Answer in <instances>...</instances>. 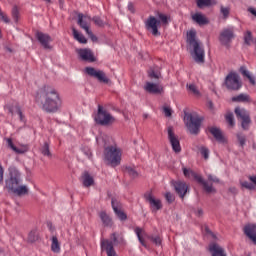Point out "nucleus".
Returning a JSON list of instances; mask_svg holds the SVG:
<instances>
[{"label": "nucleus", "mask_w": 256, "mask_h": 256, "mask_svg": "<svg viewBox=\"0 0 256 256\" xmlns=\"http://www.w3.org/2000/svg\"><path fill=\"white\" fill-rule=\"evenodd\" d=\"M232 101L233 102H239V103L240 102H242V103L249 102V96L246 95V94H240V95H238L236 97H233Z\"/></svg>", "instance_id": "40"}, {"label": "nucleus", "mask_w": 256, "mask_h": 256, "mask_svg": "<svg viewBox=\"0 0 256 256\" xmlns=\"http://www.w3.org/2000/svg\"><path fill=\"white\" fill-rule=\"evenodd\" d=\"M86 33L90 37L91 41H93V43H97L98 38H97V36H95L93 34V32L91 30H88V32H86Z\"/></svg>", "instance_id": "54"}, {"label": "nucleus", "mask_w": 256, "mask_h": 256, "mask_svg": "<svg viewBox=\"0 0 256 256\" xmlns=\"http://www.w3.org/2000/svg\"><path fill=\"white\" fill-rule=\"evenodd\" d=\"M36 101L42 105V109L46 113H57L61 109L59 93L51 86L42 87L37 92Z\"/></svg>", "instance_id": "1"}, {"label": "nucleus", "mask_w": 256, "mask_h": 256, "mask_svg": "<svg viewBox=\"0 0 256 256\" xmlns=\"http://www.w3.org/2000/svg\"><path fill=\"white\" fill-rule=\"evenodd\" d=\"M174 188L179 197H181V199H183L189 191V185L181 180L174 182Z\"/></svg>", "instance_id": "21"}, {"label": "nucleus", "mask_w": 256, "mask_h": 256, "mask_svg": "<svg viewBox=\"0 0 256 256\" xmlns=\"http://www.w3.org/2000/svg\"><path fill=\"white\" fill-rule=\"evenodd\" d=\"M5 50L8 51V53H13V49H11L9 46H6Z\"/></svg>", "instance_id": "64"}, {"label": "nucleus", "mask_w": 256, "mask_h": 256, "mask_svg": "<svg viewBox=\"0 0 256 256\" xmlns=\"http://www.w3.org/2000/svg\"><path fill=\"white\" fill-rule=\"evenodd\" d=\"M249 180L256 186V176L249 177Z\"/></svg>", "instance_id": "62"}, {"label": "nucleus", "mask_w": 256, "mask_h": 256, "mask_svg": "<svg viewBox=\"0 0 256 256\" xmlns=\"http://www.w3.org/2000/svg\"><path fill=\"white\" fill-rule=\"evenodd\" d=\"M235 114L238 118L241 119V126L244 130H247L250 124V118H249V114L246 110L244 109H240V108H236L235 109Z\"/></svg>", "instance_id": "16"}, {"label": "nucleus", "mask_w": 256, "mask_h": 256, "mask_svg": "<svg viewBox=\"0 0 256 256\" xmlns=\"http://www.w3.org/2000/svg\"><path fill=\"white\" fill-rule=\"evenodd\" d=\"M8 147L10 149H13L15 153H18L20 155H23V153H27V146H24L23 148H17L15 144H13V140L11 138L7 139Z\"/></svg>", "instance_id": "33"}, {"label": "nucleus", "mask_w": 256, "mask_h": 256, "mask_svg": "<svg viewBox=\"0 0 256 256\" xmlns=\"http://www.w3.org/2000/svg\"><path fill=\"white\" fill-rule=\"evenodd\" d=\"M168 141L174 151V153H181V142H179V136L175 134V128L173 126L167 127Z\"/></svg>", "instance_id": "7"}, {"label": "nucleus", "mask_w": 256, "mask_h": 256, "mask_svg": "<svg viewBox=\"0 0 256 256\" xmlns=\"http://www.w3.org/2000/svg\"><path fill=\"white\" fill-rule=\"evenodd\" d=\"M195 215L197 217H203V209H198L196 212H195Z\"/></svg>", "instance_id": "60"}, {"label": "nucleus", "mask_w": 256, "mask_h": 256, "mask_svg": "<svg viewBox=\"0 0 256 256\" xmlns=\"http://www.w3.org/2000/svg\"><path fill=\"white\" fill-rule=\"evenodd\" d=\"M162 112L164 113L165 117H172L173 115V110L169 106H163Z\"/></svg>", "instance_id": "46"}, {"label": "nucleus", "mask_w": 256, "mask_h": 256, "mask_svg": "<svg viewBox=\"0 0 256 256\" xmlns=\"http://www.w3.org/2000/svg\"><path fill=\"white\" fill-rule=\"evenodd\" d=\"M198 8L213 7L217 5V0H196Z\"/></svg>", "instance_id": "32"}, {"label": "nucleus", "mask_w": 256, "mask_h": 256, "mask_svg": "<svg viewBox=\"0 0 256 256\" xmlns=\"http://www.w3.org/2000/svg\"><path fill=\"white\" fill-rule=\"evenodd\" d=\"M183 113V121L187 132L190 133V135H193V113L189 111V108H185Z\"/></svg>", "instance_id": "18"}, {"label": "nucleus", "mask_w": 256, "mask_h": 256, "mask_svg": "<svg viewBox=\"0 0 256 256\" xmlns=\"http://www.w3.org/2000/svg\"><path fill=\"white\" fill-rule=\"evenodd\" d=\"M85 73H87V75L90 77H94V79H97L100 83H105L106 85L111 83V80L107 77V74H105L103 70H97L93 67H86Z\"/></svg>", "instance_id": "8"}, {"label": "nucleus", "mask_w": 256, "mask_h": 256, "mask_svg": "<svg viewBox=\"0 0 256 256\" xmlns=\"http://www.w3.org/2000/svg\"><path fill=\"white\" fill-rule=\"evenodd\" d=\"M193 178L194 180H196L198 183L202 184L204 190L208 193H216L217 190H215V188H213V185H209V183H207L206 181L203 180V177H201V175L198 174H193Z\"/></svg>", "instance_id": "22"}, {"label": "nucleus", "mask_w": 256, "mask_h": 256, "mask_svg": "<svg viewBox=\"0 0 256 256\" xmlns=\"http://www.w3.org/2000/svg\"><path fill=\"white\" fill-rule=\"evenodd\" d=\"M3 173H4L3 166L0 165V183L3 182Z\"/></svg>", "instance_id": "61"}, {"label": "nucleus", "mask_w": 256, "mask_h": 256, "mask_svg": "<svg viewBox=\"0 0 256 256\" xmlns=\"http://www.w3.org/2000/svg\"><path fill=\"white\" fill-rule=\"evenodd\" d=\"M235 39V34L233 28H224L220 32L219 41L221 45H223L226 48L231 47V43H233V40Z\"/></svg>", "instance_id": "9"}, {"label": "nucleus", "mask_w": 256, "mask_h": 256, "mask_svg": "<svg viewBox=\"0 0 256 256\" xmlns=\"http://www.w3.org/2000/svg\"><path fill=\"white\" fill-rule=\"evenodd\" d=\"M250 14H252L254 17H256V8L254 7H248L247 10Z\"/></svg>", "instance_id": "58"}, {"label": "nucleus", "mask_w": 256, "mask_h": 256, "mask_svg": "<svg viewBox=\"0 0 256 256\" xmlns=\"http://www.w3.org/2000/svg\"><path fill=\"white\" fill-rule=\"evenodd\" d=\"M76 53H78L82 61H88L89 63H95L96 61L95 55H93V52L89 48L77 49Z\"/></svg>", "instance_id": "17"}, {"label": "nucleus", "mask_w": 256, "mask_h": 256, "mask_svg": "<svg viewBox=\"0 0 256 256\" xmlns=\"http://www.w3.org/2000/svg\"><path fill=\"white\" fill-rule=\"evenodd\" d=\"M92 21L94 22V25H96L97 27H105V25H107V22L103 21V19H101L100 17L98 16H94L92 18Z\"/></svg>", "instance_id": "42"}, {"label": "nucleus", "mask_w": 256, "mask_h": 256, "mask_svg": "<svg viewBox=\"0 0 256 256\" xmlns=\"http://www.w3.org/2000/svg\"><path fill=\"white\" fill-rule=\"evenodd\" d=\"M72 33H73V37L76 41H78V43H82V44H87V38H85V36L81 33H79V31H77V29L72 28Z\"/></svg>", "instance_id": "35"}, {"label": "nucleus", "mask_w": 256, "mask_h": 256, "mask_svg": "<svg viewBox=\"0 0 256 256\" xmlns=\"http://www.w3.org/2000/svg\"><path fill=\"white\" fill-rule=\"evenodd\" d=\"M165 199L168 203H173V201H175V196H173V194H171L170 192H167L165 194Z\"/></svg>", "instance_id": "52"}, {"label": "nucleus", "mask_w": 256, "mask_h": 256, "mask_svg": "<svg viewBox=\"0 0 256 256\" xmlns=\"http://www.w3.org/2000/svg\"><path fill=\"white\" fill-rule=\"evenodd\" d=\"M193 21L197 23L200 27L206 26L209 23V18L201 12H196L193 14Z\"/></svg>", "instance_id": "25"}, {"label": "nucleus", "mask_w": 256, "mask_h": 256, "mask_svg": "<svg viewBox=\"0 0 256 256\" xmlns=\"http://www.w3.org/2000/svg\"><path fill=\"white\" fill-rule=\"evenodd\" d=\"M199 153H200V155H201L205 160H209V154H210V152H209V150L207 149V147L201 146V147L199 148Z\"/></svg>", "instance_id": "44"}, {"label": "nucleus", "mask_w": 256, "mask_h": 256, "mask_svg": "<svg viewBox=\"0 0 256 256\" xmlns=\"http://www.w3.org/2000/svg\"><path fill=\"white\" fill-rule=\"evenodd\" d=\"M121 148L114 146H107L104 148V159L108 161V164L111 167H118L121 165Z\"/></svg>", "instance_id": "3"}, {"label": "nucleus", "mask_w": 256, "mask_h": 256, "mask_svg": "<svg viewBox=\"0 0 256 256\" xmlns=\"http://www.w3.org/2000/svg\"><path fill=\"white\" fill-rule=\"evenodd\" d=\"M36 241H39V233L37 229H33L28 234V243H35Z\"/></svg>", "instance_id": "39"}, {"label": "nucleus", "mask_w": 256, "mask_h": 256, "mask_svg": "<svg viewBox=\"0 0 256 256\" xmlns=\"http://www.w3.org/2000/svg\"><path fill=\"white\" fill-rule=\"evenodd\" d=\"M144 199L146 203H149L153 213H156V211H161V209H163V204L161 203V200L155 198L153 192H146L144 194Z\"/></svg>", "instance_id": "10"}, {"label": "nucleus", "mask_w": 256, "mask_h": 256, "mask_svg": "<svg viewBox=\"0 0 256 256\" xmlns=\"http://www.w3.org/2000/svg\"><path fill=\"white\" fill-rule=\"evenodd\" d=\"M206 132H209L216 141H218L221 144L227 143V139L225 138V135L221 131L220 128L215 126H210L206 129Z\"/></svg>", "instance_id": "15"}, {"label": "nucleus", "mask_w": 256, "mask_h": 256, "mask_svg": "<svg viewBox=\"0 0 256 256\" xmlns=\"http://www.w3.org/2000/svg\"><path fill=\"white\" fill-rule=\"evenodd\" d=\"M209 251L212 254V256H227L225 249L216 243H212L209 245Z\"/></svg>", "instance_id": "26"}, {"label": "nucleus", "mask_w": 256, "mask_h": 256, "mask_svg": "<svg viewBox=\"0 0 256 256\" xmlns=\"http://www.w3.org/2000/svg\"><path fill=\"white\" fill-rule=\"evenodd\" d=\"M12 17H13L15 23H17L19 21V9H17V6H14L12 9Z\"/></svg>", "instance_id": "47"}, {"label": "nucleus", "mask_w": 256, "mask_h": 256, "mask_svg": "<svg viewBox=\"0 0 256 256\" xmlns=\"http://www.w3.org/2000/svg\"><path fill=\"white\" fill-rule=\"evenodd\" d=\"M148 77L151 80L161 79L163 77L161 75V68H159V66H154V67L149 68Z\"/></svg>", "instance_id": "29"}, {"label": "nucleus", "mask_w": 256, "mask_h": 256, "mask_svg": "<svg viewBox=\"0 0 256 256\" xmlns=\"http://www.w3.org/2000/svg\"><path fill=\"white\" fill-rule=\"evenodd\" d=\"M21 173L17 169L10 170V177L6 180V188L10 193L21 197L29 193V188L25 185H21Z\"/></svg>", "instance_id": "2"}, {"label": "nucleus", "mask_w": 256, "mask_h": 256, "mask_svg": "<svg viewBox=\"0 0 256 256\" xmlns=\"http://www.w3.org/2000/svg\"><path fill=\"white\" fill-rule=\"evenodd\" d=\"M135 233H136L137 238H138L139 242L141 243L142 247H145L146 249H148L149 246H147V243L145 242L143 237H147V239H149L151 242H153L154 245H161V243H162L161 237L147 235V233H145V230H143L142 228L136 227Z\"/></svg>", "instance_id": "6"}, {"label": "nucleus", "mask_w": 256, "mask_h": 256, "mask_svg": "<svg viewBox=\"0 0 256 256\" xmlns=\"http://www.w3.org/2000/svg\"><path fill=\"white\" fill-rule=\"evenodd\" d=\"M110 241H112L113 245H123L125 243V238L123 236L117 234V233H112L110 236Z\"/></svg>", "instance_id": "34"}, {"label": "nucleus", "mask_w": 256, "mask_h": 256, "mask_svg": "<svg viewBox=\"0 0 256 256\" xmlns=\"http://www.w3.org/2000/svg\"><path fill=\"white\" fill-rule=\"evenodd\" d=\"M124 173L129 175V177H131L132 179H137V177H139V173H137L135 171V168H133L131 166H125L124 167Z\"/></svg>", "instance_id": "38"}, {"label": "nucleus", "mask_w": 256, "mask_h": 256, "mask_svg": "<svg viewBox=\"0 0 256 256\" xmlns=\"http://www.w3.org/2000/svg\"><path fill=\"white\" fill-rule=\"evenodd\" d=\"M51 250L53 253H60L61 251V245L59 244V239H57V236L52 237Z\"/></svg>", "instance_id": "37"}, {"label": "nucleus", "mask_w": 256, "mask_h": 256, "mask_svg": "<svg viewBox=\"0 0 256 256\" xmlns=\"http://www.w3.org/2000/svg\"><path fill=\"white\" fill-rule=\"evenodd\" d=\"M208 180H209L210 182H213V183H219V182H220L217 177L212 176V175H209V176H208Z\"/></svg>", "instance_id": "56"}, {"label": "nucleus", "mask_w": 256, "mask_h": 256, "mask_svg": "<svg viewBox=\"0 0 256 256\" xmlns=\"http://www.w3.org/2000/svg\"><path fill=\"white\" fill-rule=\"evenodd\" d=\"M182 171H183L184 177H186L187 179H189V177H191V175H193V170H191L187 167H182Z\"/></svg>", "instance_id": "49"}, {"label": "nucleus", "mask_w": 256, "mask_h": 256, "mask_svg": "<svg viewBox=\"0 0 256 256\" xmlns=\"http://www.w3.org/2000/svg\"><path fill=\"white\" fill-rule=\"evenodd\" d=\"M241 73L247 77L252 85L255 84V78L250 74L249 70H246V68H241Z\"/></svg>", "instance_id": "43"}, {"label": "nucleus", "mask_w": 256, "mask_h": 256, "mask_svg": "<svg viewBox=\"0 0 256 256\" xmlns=\"http://www.w3.org/2000/svg\"><path fill=\"white\" fill-rule=\"evenodd\" d=\"M40 151L44 157H52L51 150H49V143L45 142Z\"/></svg>", "instance_id": "41"}, {"label": "nucleus", "mask_w": 256, "mask_h": 256, "mask_svg": "<svg viewBox=\"0 0 256 256\" xmlns=\"http://www.w3.org/2000/svg\"><path fill=\"white\" fill-rule=\"evenodd\" d=\"M193 95L199 96V91L197 89H195V87L193 88Z\"/></svg>", "instance_id": "63"}, {"label": "nucleus", "mask_w": 256, "mask_h": 256, "mask_svg": "<svg viewBox=\"0 0 256 256\" xmlns=\"http://www.w3.org/2000/svg\"><path fill=\"white\" fill-rule=\"evenodd\" d=\"M158 17L160 19V21L164 24V25H167V23L169 22L168 21V18H167V15L165 14H158Z\"/></svg>", "instance_id": "53"}, {"label": "nucleus", "mask_w": 256, "mask_h": 256, "mask_svg": "<svg viewBox=\"0 0 256 256\" xmlns=\"http://www.w3.org/2000/svg\"><path fill=\"white\" fill-rule=\"evenodd\" d=\"M95 122L98 125H111L112 123H115V117L111 115L108 111L103 108V106L99 105L98 106V112L97 115L94 118Z\"/></svg>", "instance_id": "5"}, {"label": "nucleus", "mask_w": 256, "mask_h": 256, "mask_svg": "<svg viewBox=\"0 0 256 256\" xmlns=\"http://www.w3.org/2000/svg\"><path fill=\"white\" fill-rule=\"evenodd\" d=\"M241 186L243 188L248 189V190H254L255 189L254 183L252 184V183H249V182H246V181L242 182Z\"/></svg>", "instance_id": "51"}, {"label": "nucleus", "mask_w": 256, "mask_h": 256, "mask_svg": "<svg viewBox=\"0 0 256 256\" xmlns=\"http://www.w3.org/2000/svg\"><path fill=\"white\" fill-rule=\"evenodd\" d=\"M0 19H2V21H4V23H9L10 22L7 15H4L3 12L1 11V9H0Z\"/></svg>", "instance_id": "55"}, {"label": "nucleus", "mask_w": 256, "mask_h": 256, "mask_svg": "<svg viewBox=\"0 0 256 256\" xmlns=\"http://www.w3.org/2000/svg\"><path fill=\"white\" fill-rule=\"evenodd\" d=\"M99 217L104 225V227H113V219L107 212L101 211L99 212Z\"/></svg>", "instance_id": "30"}, {"label": "nucleus", "mask_w": 256, "mask_h": 256, "mask_svg": "<svg viewBox=\"0 0 256 256\" xmlns=\"http://www.w3.org/2000/svg\"><path fill=\"white\" fill-rule=\"evenodd\" d=\"M220 12L224 16V18H227L229 17V13L231 12V9L229 7L221 6Z\"/></svg>", "instance_id": "48"}, {"label": "nucleus", "mask_w": 256, "mask_h": 256, "mask_svg": "<svg viewBox=\"0 0 256 256\" xmlns=\"http://www.w3.org/2000/svg\"><path fill=\"white\" fill-rule=\"evenodd\" d=\"M203 124V117L196 114L193 116V134L197 135L201 131V125Z\"/></svg>", "instance_id": "28"}, {"label": "nucleus", "mask_w": 256, "mask_h": 256, "mask_svg": "<svg viewBox=\"0 0 256 256\" xmlns=\"http://www.w3.org/2000/svg\"><path fill=\"white\" fill-rule=\"evenodd\" d=\"M225 85L227 89L237 91L241 88V82L238 74L235 72H230L225 80Z\"/></svg>", "instance_id": "11"}, {"label": "nucleus", "mask_w": 256, "mask_h": 256, "mask_svg": "<svg viewBox=\"0 0 256 256\" xmlns=\"http://www.w3.org/2000/svg\"><path fill=\"white\" fill-rule=\"evenodd\" d=\"M101 251H104L107 256H119L115 247L113 246V241L109 239H102L100 242Z\"/></svg>", "instance_id": "14"}, {"label": "nucleus", "mask_w": 256, "mask_h": 256, "mask_svg": "<svg viewBox=\"0 0 256 256\" xmlns=\"http://www.w3.org/2000/svg\"><path fill=\"white\" fill-rule=\"evenodd\" d=\"M237 138H238L240 145L243 147L245 144V137L242 135H238Z\"/></svg>", "instance_id": "57"}, {"label": "nucleus", "mask_w": 256, "mask_h": 256, "mask_svg": "<svg viewBox=\"0 0 256 256\" xmlns=\"http://www.w3.org/2000/svg\"><path fill=\"white\" fill-rule=\"evenodd\" d=\"M36 39L39 41L43 49H46L47 51H51L53 49V46L49 45L51 41H53L49 34H45L43 32H36Z\"/></svg>", "instance_id": "13"}, {"label": "nucleus", "mask_w": 256, "mask_h": 256, "mask_svg": "<svg viewBox=\"0 0 256 256\" xmlns=\"http://www.w3.org/2000/svg\"><path fill=\"white\" fill-rule=\"evenodd\" d=\"M128 10H130L131 13H135V6L133 5V3L128 4Z\"/></svg>", "instance_id": "59"}, {"label": "nucleus", "mask_w": 256, "mask_h": 256, "mask_svg": "<svg viewBox=\"0 0 256 256\" xmlns=\"http://www.w3.org/2000/svg\"><path fill=\"white\" fill-rule=\"evenodd\" d=\"M160 24L161 21L157 20V18H155L154 16H149V18L145 22V27L147 31H151L154 37H159V35H161L158 29Z\"/></svg>", "instance_id": "12"}, {"label": "nucleus", "mask_w": 256, "mask_h": 256, "mask_svg": "<svg viewBox=\"0 0 256 256\" xmlns=\"http://www.w3.org/2000/svg\"><path fill=\"white\" fill-rule=\"evenodd\" d=\"M81 181L83 187H92V185H95V180L93 179V176L89 174L87 171L83 172L81 176Z\"/></svg>", "instance_id": "27"}, {"label": "nucleus", "mask_w": 256, "mask_h": 256, "mask_svg": "<svg viewBox=\"0 0 256 256\" xmlns=\"http://www.w3.org/2000/svg\"><path fill=\"white\" fill-rule=\"evenodd\" d=\"M144 91L151 95H161V93H163V87L157 83L146 82L144 85Z\"/></svg>", "instance_id": "19"}, {"label": "nucleus", "mask_w": 256, "mask_h": 256, "mask_svg": "<svg viewBox=\"0 0 256 256\" xmlns=\"http://www.w3.org/2000/svg\"><path fill=\"white\" fill-rule=\"evenodd\" d=\"M225 119L230 127L235 125L233 113H227Z\"/></svg>", "instance_id": "45"}, {"label": "nucleus", "mask_w": 256, "mask_h": 256, "mask_svg": "<svg viewBox=\"0 0 256 256\" xmlns=\"http://www.w3.org/2000/svg\"><path fill=\"white\" fill-rule=\"evenodd\" d=\"M244 42L247 45H250L252 43L251 32H246V34H244Z\"/></svg>", "instance_id": "50"}, {"label": "nucleus", "mask_w": 256, "mask_h": 256, "mask_svg": "<svg viewBox=\"0 0 256 256\" xmlns=\"http://www.w3.org/2000/svg\"><path fill=\"white\" fill-rule=\"evenodd\" d=\"M111 203L113 211L117 215L118 219H120V221H127V214H125V212H123L121 208H119V202H117L115 198H112Z\"/></svg>", "instance_id": "23"}, {"label": "nucleus", "mask_w": 256, "mask_h": 256, "mask_svg": "<svg viewBox=\"0 0 256 256\" xmlns=\"http://www.w3.org/2000/svg\"><path fill=\"white\" fill-rule=\"evenodd\" d=\"M193 61L200 67L205 66V46L195 37V32H193Z\"/></svg>", "instance_id": "4"}, {"label": "nucleus", "mask_w": 256, "mask_h": 256, "mask_svg": "<svg viewBox=\"0 0 256 256\" xmlns=\"http://www.w3.org/2000/svg\"><path fill=\"white\" fill-rule=\"evenodd\" d=\"M187 49L190 55H193V30L187 32Z\"/></svg>", "instance_id": "36"}, {"label": "nucleus", "mask_w": 256, "mask_h": 256, "mask_svg": "<svg viewBox=\"0 0 256 256\" xmlns=\"http://www.w3.org/2000/svg\"><path fill=\"white\" fill-rule=\"evenodd\" d=\"M244 233L254 244H256V225L255 224L246 225L244 227Z\"/></svg>", "instance_id": "24"}, {"label": "nucleus", "mask_w": 256, "mask_h": 256, "mask_svg": "<svg viewBox=\"0 0 256 256\" xmlns=\"http://www.w3.org/2000/svg\"><path fill=\"white\" fill-rule=\"evenodd\" d=\"M91 16L88 15H84L82 13L78 14V25L79 27H81V29H84V31L89 32L91 29H89L90 25H91Z\"/></svg>", "instance_id": "20"}, {"label": "nucleus", "mask_w": 256, "mask_h": 256, "mask_svg": "<svg viewBox=\"0 0 256 256\" xmlns=\"http://www.w3.org/2000/svg\"><path fill=\"white\" fill-rule=\"evenodd\" d=\"M8 111L9 113H11V115H15V113L19 115L20 121H22V123H25V116L23 115V111H21V107L19 105H16L14 107H8Z\"/></svg>", "instance_id": "31"}]
</instances>
